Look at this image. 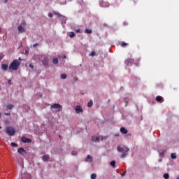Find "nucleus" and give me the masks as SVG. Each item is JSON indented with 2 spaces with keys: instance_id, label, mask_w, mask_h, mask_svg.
I'll return each mask as SVG.
<instances>
[{
  "instance_id": "c85d7f7f",
  "label": "nucleus",
  "mask_w": 179,
  "mask_h": 179,
  "mask_svg": "<svg viewBox=\"0 0 179 179\" xmlns=\"http://www.w3.org/2000/svg\"><path fill=\"white\" fill-rule=\"evenodd\" d=\"M110 165L112 166V167H115V161H112L110 162Z\"/></svg>"
},
{
  "instance_id": "4c0bfd02",
  "label": "nucleus",
  "mask_w": 179,
  "mask_h": 179,
  "mask_svg": "<svg viewBox=\"0 0 179 179\" xmlns=\"http://www.w3.org/2000/svg\"><path fill=\"white\" fill-rule=\"evenodd\" d=\"M38 45V43H34V44L33 45V47L36 48V47H37Z\"/></svg>"
},
{
  "instance_id": "6ab92c4d",
  "label": "nucleus",
  "mask_w": 179,
  "mask_h": 179,
  "mask_svg": "<svg viewBox=\"0 0 179 179\" xmlns=\"http://www.w3.org/2000/svg\"><path fill=\"white\" fill-rule=\"evenodd\" d=\"M92 156L87 155L86 158V162H92Z\"/></svg>"
},
{
  "instance_id": "20e7f679",
  "label": "nucleus",
  "mask_w": 179,
  "mask_h": 179,
  "mask_svg": "<svg viewBox=\"0 0 179 179\" xmlns=\"http://www.w3.org/2000/svg\"><path fill=\"white\" fill-rule=\"evenodd\" d=\"M100 139L101 141H103V136H94L92 137V141H93V142H99Z\"/></svg>"
},
{
  "instance_id": "f257e3e1",
  "label": "nucleus",
  "mask_w": 179,
  "mask_h": 179,
  "mask_svg": "<svg viewBox=\"0 0 179 179\" xmlns=\"http://www.w3.org/2000/svg\"><path fill=\"white\" fill-rule=\"evenodd\" d=\"M19 66H20V62L17 59H14L9 65L8 69H10V71H17Z\"/></svg>"
},
{
  "instance_id": "f704fd0d",
  "label": "nucleus",
  "mask_w": 179,
  "mask_h": 179,
  "mask_svg": "<svg viewBox=\"0 0 179 179\" xmlns=\"http://www.w3.org/2000/svg\"><path fill=\"white\" fill-rule=\"evenodd\" d=\"M29 68H31V69L34 68V66L33 65V64H29Z\"/></svg>"
},
{
  "instance_id": "c9c22d12",
  "label": "nucleus",
  "mask_w": 179,
  "mask_h": 179,
  "mask_svg": "<svg viewBox=\"0 0 179 179\" xmlns=\"http://www.w3.org/2000/svg\"><path fill=\"white\" fill-rule=\"evenodd\" d=\"M74 80H75V82H78V80H79V78H78V77H75Z\"/></svg>"
},
{
  "instance_id": "39448f33",
  "label": "nucleus",
  "mask_w": 179,
  "mask_h": 179,
  "mask_svg": "<svg viewBox=\"0 0 179 179\" xmlns=\"http://www.w3.org/2000/svg\"><path fill=\"white\" fill-rule=\"evenodd\" d=\"M21 142H23V143H31V139L23 136L21 138Z\"/></svg>"
},
{
  "instance_id": "f03ea898",
  "label": "nucleus",
  "mask_w": 179,
  "mask_h": 179,
  "mask_svg": "<svg viewBox=\"0 0 179 179\" xmlns=\"http://www.w3.org/2000/svg\"><path fill=\"white\" fill-rule=\"evenodd\" d=\"M6 133L7 135H9V136H13L15 134H16V130L12 127H7L6 128Z\"/></svg>"
},
{
  "instance_id": "473e14b6",
  "label": "nucleus",
  "mask_w": 179,
  "mask_h": 179,
  "mask_svg": "<svg viewBox=\"0 0 179 179\" xmlns=\"http://www.w3.org/2000/svg\"><path fill=\"white\" fill-rule=\"evenodd\" d=\"M11 145H12L13 148H16V146H17V144L15 143H11Z\"/></svg>"
},
{
  "instance_id": "b1692460",
  "label": "nucleus",
  "mask_w": 179,
  "mask_h": 179,
  "mask_svg": "<svg viewBox=\"0 0 179 179\" xmlns=\"http://www.w3.org/2000/svg\"><path fill=\"white\" fill-rule=\"evenodd\" d=\"M97 178V175L96 173H92L91 175V179H96Z\"/></svg>"
},
{
  "instance_id": "393cba45",
  "label": "nucleus",
  "mask_w": 179,
  "mask_h": 179,
  "mask_svg": "<svg viewBox=\"0 0 179 179\" xmlns=\"http://www.w3.org/2000/svg\"><path fill=\"white\" fill-rule=\"evenodd\" d=\"M69 36V37H71V38H73V37L75 36V33L71 31V32H70Z\"/></svg>"
},
{
  "instance_id": "aec40b11",
  "label": "nucleus",
  "mask_w": 179,
  "mask_h": 179,
  "mask_svg": "<svg viewBox=\"0 0 179 179\" xmlns=\"http://www.w3.org/2000/svg\"><path fill=\"white\" fill-rule=\"evenodd\" d=\"M92 106H93V101L90 100L88 103H87V107H92Z\"/></svg>"
},
{
  "instance_id": "72a5a7b5",
  "label": "nucleus",
  "mask_w": 179,
  "mask_h": 179,
  "mask_svg": "<svg viewBox=\"0 0 179 179\" xmlns=\"http://www.w3.org/2000/svg\"><path fill=\"white\" fill-rule=\"evenodd\" d=\"M159 156H160V157H164V153H163V152L159 153Z\"/></svg>"
},
{
  "instance_id": "6e6552de",
  "label": "nucleus",
  "mask_w": 179,
  "mask_h": 179,
  "mask_svg": "<svg viewBox=\"0 0 179 179\" xmlns=\"http://www.w3.org/2000/svg\"><path fill=\"white\" fill-rule=\"evenodd\" d=\"M100 5L102 8H108L110 6V3L109 2H104V1H101Z\"/></svg>"
},
{
  "instance_id": "2f4dec72",
  "label": "nucleus",
  "mask_w": 179,
  "mask_h": 179,
  "mask_svg": "<svg viewBox=\"0 0 179 179\" xmlns=\"http://www.w3.org/2000/svg\"><path fill=\"white\" fill-rule=\"evenodd\" d=\"M72 156H76L78 155V152L76 151H73L71 152Z\"/></svg>"
},
{
  "instance_id": "ddd939ff",
  "label": "nucleus",
  "mask_w": 179,
  "mask_h": 179,
  "mask_svg": "<svg viewBox=\"0 0 179 179\" xmlns=\"http://www.w3.org/2000/svg\"><path fill=\"white\" fill-rule=\"evenodd\" d=\"M156 101H158V103H163V101H164V99H163L162 96H157L156 97Z\"/></svg>"
},
{
  "instance_id": "58836bf2",
  "label": "nucleus",
  "mask_w": 179,
  "mask_h": 179,
  "mask_svg": "<svg viewBox=\"0 0 179 179\" xmlns=\"http://www.w3.org/2000/svg\"><path fill=\"white\" fill-rule=\"evenodd\" d=\"M76 33H80V29H77V30H76Z\"/></svg>"
},
{
  "instance_id": "f8f14e48",
  "label": "nucleus",
  "mask_w": 179,
  "mask_h": 179,
  "mask_svg": "<svg viewBox=\"0 0 179 179\" xmlns=\"http://www.w3.org/2000/svg\"><path fill=\"white\" fill-rule=\"evenodd\" d=\"M117 152H125V150H127V148H122L121 146L118 145L117 147Z\"/></svg>"
},
{
  "instance_id": "a18cd8bd",
  "label": "nucleus",
  "mask_w": 179,
  "mask_h": 179,
  "mask_svg": "<svg viewBox=\"0 0 179 179\" xmlns=\"http://www.w3.org/2000/svg\"><path fill=\"white\" fill-rule=\"evenodd\" d=\"M1 117H2V114L0 113V118H1Z\"/></svg>"
},
{
  "instance_id": "a211bd4d",
  "label": "nucleus",
  "mask_w": 179,
  "mask_h": 179,
  "mask_svg": "<svg viewBox=\"0 0 179 179\" xmlns=\"http://www.w3.org/2000/svg\"><path fill=\"white\" fill-rule=\"evenodd\" d=\"M7 110H12V108H13V104H8L7 105Z\"/></svg>"
},
{
  "instance_id": "5701e85b",
  "label": "nucleus",
  "mask_w": 179,
  "mask_h": 179,
  "mask_svg": "<svg viewBox=\"0 0 179 179\" xmlns=\"http://www.w3.org/2000/svg\"><path fill=\"white\" fill-rule=\"evenodd\" d=\"M129 44L125 43V42H122L121 44V47H122L123 48H125V47H127V45H128Z\"/></svg>"
},
{
  "instance_id": "bb28decb",
  "label": "nucleus",
  "mask_w": 179,
  "mask_h": 179,
  "mask_svg": "<svg viewBox=\"0 0 179 179\" xmlns=\"http://www.w3.org/2000/svg\"><path fill=\"white\" fill-rule=\"evenodd\" d=\"M52 62L55 64V65H57V64H58V59L54 58Z\"/></svg>"
},
{
  "instance_id": "cd10ccee",
  "label": "nucleus",
  "mask_w": 179,
  "mask_h": 179,
  "mask_svg": "<svg viewBox=\"0 0 179 179\" xmlns=\"http://www.w3.org/2000/svg\"><path fill=\"white\" fill-rule=\"evenodd\" d=\"M171 159H177V155H176V153H172L171 155Z\"/></svg>"
},
{
  "instance_id": "e433bc0d",
  "label": "nucleus",
  "mask_w": 179,
  "mask_h": 179,
  "mask_svg": "<svg viewBox=\"0 0 179 179\" xmlns=\"http://www.w3.org/2000/svg\"><path fill=\"white\" fill-rule=\"evenodd\" d=\"M4 115H10V113H4Z\"/></svg>"
},
{
  "instance_id": "4be33fe9",
  "label": "nucleus",
  "mask_w": 179,
  "mask_h": 179,
  "mask_svg": "<svg viewBox=\"0 0 179 179\" xmlns=\"http://www.w3.org/2000/svg\"><path fill=\"white\" fill-rule=\"evenodd\" d=\"M85 33L87 34H92V29H86Z\"/></svg>"
},
{
  "instance_id": "412c9836",
  "label": "nucleus",
  "mask_w": 179,
  "mask_h": 179,
  "mask_svg": "<svg viewBox=\"0 0 179 179\" xmlns=\"http://www.w3.org/2000/svg\"><path fill=\"white\" fill-rule=\"evenodd\" d=\"M53 13H54V15H56L59 17H61L62 16V15H61V13H58L57 11L53 12Z\"/></svg>"
},
{
  "instance_id": "49530a36",
  "label": "nucleus",
  "mask_w": 179,
  "mask_h": 179,
  "mask_svg": "<svg viewBox=\"0 0 179 179\" xmlns=\"http://www.w3.org/2000/svg\"><path fill=\"white\" fill-rule=\"evenodd\" d=\"M64 58H66V56H64Z\"/></svg>"
},
{
  "instance_id": "4468645a",
  "label": "nucleus",
  "mask_w": 179,
  "mask_h": 179,
  "mask_svg": "<svg viewBox=\"0 0 179 179\" xmlns=\"http://www.w3.org/2000/svg\"><path fill=\"white\" fill-rule=\"evenodd\" d=\"M42 159L43 162H48V160H50V155H43Z\"/></svg>"
},
{
  "instance_id": "7c9ffc66",
  "label": "nucleus",
  "mask_w": 179,
  "mask_h": 179,
  "mask_svg": "<svg viewBox=\"0 0 179 179\" xmlns=\"http://www.w3.org/2000/svg\"><path fill=\"white\" fill-rule=\"evenodd\" d=\"M61 79H66V74H64V73L61 74Z\"/></svg>"
},
{
  "instance_id": "1a4fd4ad",
  "label": "nucleus",
  "mask_w": 179,
  "mask_h": 179,
  "mask_svg": "<svg viewBox=\"0 0 179 179\" xmlns=\"http://www.w3.org/2000/svg\"><path fill=\"white\" fill-rule=\"evenodd\" d=\"M75 110L77 114H80V113H83V109H82V107H80V106H76Z\"/></svg>"
},
{
  "instance_id": "3c124183",
  "label": "nucleus",
  "mask_w": 179,
  "mask_h": 179,
  "mask_svg": "<svg viewBox=\"0 0 179 179\" xmlns=\"http://www.w3.org/2000/svg\"><path fill=\"white\" fill-rule=\"evenodd\" d=\"M0 32H1V29H0Z\"/></svg>"
},
{
  "instance_id": "9d476101",
  "label": "nucleus",
  "mask_w": 179,
  "mask_h": 179,
  "mask_svg": "<svg viewBox=\"0 0 179 179\" xmlns=\"http://www.w3.org/2000/svg\"><path fill=\"white\" fill-rule=\"evenodd\" d=\"M128 152H129V148H126V150H125V152H124V153L121 155V158H122V159H125V157H127V153H128Z\"/></svg>"
},
{
  "instance_id": "0eeeda50",
  "label": "nucleus",
  "mask_w": 179,
  "mask_h": 179,
  "mask_svg": "<svg viewBox=\"0 0 179 179\" xmlns=\"http://www.w3.org/2000/svg\"><path fill=\"white\" fill-rule=\"evenodd\" d=\"M17 152H18V153H20V155H21L22 156H24V155H26V153H27L26 150H24V148H18Z\"/></svg>"
},
{
  "instance_id": "ea45409f",
  "label": "nucleus",
  "mask_w": 179,
  "mask_h": 179,
  "mask_svg": "<svg viewBox=\"0 0 179 179\" xmlns=\"http://www.w3.org/2000/svg\"><path fill=\"white\" fill-rule=\"evenodd\" d=\"M125 174H127V172H123V173L122 174V177H124V176H125Z\"/></svg>"
},
{
  "instance_id": "a19ab883",
  "label": "nucleus",
  "mask_w": 179,
  "mask_h": 179,
  "mask_svg": "<svg viewBox=\"0 0 179 179\" xmlns=\"http://www.w3.org/2000/svg\"><path fill=\"white\" fill-rule=\"evenodd\" d=\"M49 17H52V13L49 14Z\"/></svg>"
},
{
  "instance_id": "37998d69",
  "label": "nucleus",
  "mask_w": 179,
  "mask_h": 179,
  "mask_svg": "<svg viewBox=\"0 0 179 179\" xmlns=\"http://www.w3.org/2000/svg\"><path fill=\"white\" fill-rule=\"evenodd\" d=\"M115 136H120V134H115Z\"/></svg>"
},
{
  "instance_id": "de8ad7c7",
  "label": "nucleus",
  "mask_w": 179,
  "mask_h": 179,
  "mask_svg": "<svg viewBox=\"0 0 179 179\" xmlns=\"http://www.w3.org/2000/svg\"><path fill=\"white\" fill-rule=\"evenodd\" d=\"M10 83V80H8V83Z\"/></svg>"
},
{
  "instance_id": "9b49d317",
  "label": "nucleus",
  "mask_w": 179,
  "mask_h": 179,
  "mask_svg": "<svg viewBox=\"0 0 179 179\" xmlns=\"http://www.w3.org/2000/svg\"><path fill=\"white\" fill-rule=\"evenodd\" d=\"M42 64L44 66H48V58L45 57L42 61Z\"/></svg>"
},
{
  "instance_id": "7ed1b4c3",
  "label": "nucleus",
  "mask_w": 179,
  "mask_h": 179,
  "mask_svg": "<svg viewBox=\"0 0 179 179\" xmlns=\"http://www.w3.org/2000/svg\"><path fill=\"white\" fill-rule=\"evenodd\" d=\"M51 108H57L58 111H62V106L59 103H54L51 106Z\"/></svg>"
},
{
  "instance_id": "423d86ee",
  "label": "nucleus",
  "mask_w": 179,
  "mask_h": 179,
  "mask_svg": "<svg viewBox=\"0 0 179 179\" xmlns=\"http://www.w3.org/2000/svg\"><path fill=\"white\" fill-rule=\"evenodd\" d=\"M134 59H127L125 61L126 65H128V66H131V65H134Z\"/></svg>"
},
{
  "instance_id": "09e8293b",
  "label": "nucleus",
  "mask_w": 179,
  "mask_h": 179,
  "mask_svg": "<svg viewBox=\"0 0 179 179\" xmlns=\"http://www.w3.org/2000/svg\"><path fill=\"white\" fill-rule=\"evenodd\" d=\"M2 129V127L0 126V129Z\"/></svg>"
},
{
  "instance_id": "8fccbe9b",
  "label": "nucleus",
  "mask_w": 179,
  "mask_h": 179,
  "mask_svg": "<svg viewBox=\"0 0 179 179\" xmlns=\"http://www.w3.org/2000/svg\"><path fill=\"white\" fill-rule=\"evenodd\" d=\"M59 138H61V136H59Z\"/></svg>"
},
{
  "instance_id": "c756f323",
  "label": "nucleus",
  "mask_w": 179,
  "mask_h": 179,
  "mask_svg": "<svg viewBox=\"0 0 179 179\" xmlns=\"http://www.w3.org/2000/svg\"><path fill=\"white\" fill-rule=\"evenodd\" d=\"M90 57H96V52L92 51V52L90 54Z\"/></svg>"
},
{
  "instance_id": "c03bdc74",
  "label": "nucleus",
  "mask_w": 179,
  "mask_h": 179,
  "mask_svg": "<svg viewBox=\"0 0 179 179\" xmlns=\"http://www.w3.org/2000/svg\"><path fill=\"white\" fill-rule=\"evenodd\" d=\"M18 59H19V61H22V58H20V57H19Z\"/></svg>"
},
{
  "instance_id": "79ce46f5",
  "label": "nucleus",
  "mask_w": 179,
  "mask_h": 179,
  "mask_svg": "<svg viewBox=\"0 0 179 179\" xmlns=\"http://www.w3.org/2000/svg\"><path fill=\"white\" fill-rule=\"evenodd\" d=\"M9 0H4V3H8V1Z\"/></svg>"
},
{
  "instance_id": "a878e982",
  "label": "nucleus",
  "mask_w": 179,
  "mask_h": 179,
  "mask_svg": "<svg viewBox=\"0 0 179 179\" xmlns=\"http://www.w3.org/2000/svg\"><path fill=\"white\" fill-rule=\"evenodd\" d=\"M163 177L165 179H169L170 178V176L169 175V173H164Z\"/></svg>"
},
{
  "instance_id": "f3484780",
  "label": "nucleus",
  "mask_w": 179,
  "mask_h": 179,
  "mask_svg": "<svg viewBox=\"0 0 179 179\" xmlns=\"http://www.w3.org/2000/svg\"><path fill=\"white\" fill-rule=\"evenodd\" d=\"M8 66L6 64H1V69L3 71H8Z\"/></svg>"
},
{
  "instance_id": "2eb2a0df",
  "label": "nucleus",
  "mask_w": 179,
  "mask_h": 179,
  "mask_svg": "<svg viewBox=\"0 0 179 179\" xmlns=\"http://www.w3.org/2000/svg\"><path fill=\"white\" fill-rule=\"evenodd\" d=\"M120 132L123 134H128V130H127V129H125L124 127H121Z\"/></svg>"
},
{
  "instance_id": "dca6fc26",
  "label": "nucleus",
  "mask_w": 179,
  "mask_h": 179,
  "mask_svg": "<svg viewBox=\"0 0 179 179\" xmlns=\"http://www.w3.org/2000/svg\"><path fill=\"white\" fill-rule=\"evenodd\" d=\"M18 31L20 33H24V31H26V29H24V28L22 26H19Z\"/></svg>"
}]
</instances>
